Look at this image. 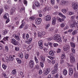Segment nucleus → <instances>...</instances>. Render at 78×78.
I'll list each match as a JSON object with an SVG mask.
<instances>
[{"label": "nucleus", "mask_w": 78, "mask_h": 78, "mask_svg": "<svg viewBox=\"0 0 78 78\" xmlns=\"http://www.w3.org/2000/svg\"><path fill=\"white\" fill-rule=\"evenodd\" d=\"M72 7L74 10H76L78 8V4L76 3L73 2L72 3Z\"/></svg>", "instance_id": "obj_1"}, {"label": "nucleus", "mask_w": 78, "mask_h": 78, "mask_svg": "<svg viewBox=\"0 0 78 78\" xmlns=\"http://www.w3.org/2000/svg\"><path fill=\"white\" fill-rule=\"evenodd\" d=\"M69 57L70 58V61L71 62H74L75 61V59L74 58V55H73V54H71L70 55Z\"/></svg>", "instance_id": "obj_2"}, {"label": "nucleus", "mask_w": 78, "mask_h": 78, "mask_svg": "<svg viewBox=\"0 0 78 78\" xmlns=\"http://www.w3.org/2000/svg\"><path fill=\"white\" fill-rule=\"evenodd\" d=\"M38 47L39 49H42L43 48V47L42 45H43V41L42 40H40L38 42Z\"/></svg>", "instance_id": "obj_3"}, {"label": "nucleus", "mask_w": 78, "mask_h": 78, "mask_svg": "<svg viewBox=\"0 0 78 78\" xmlns=\"http://www.w3.org/2000/svg\"><path fill=\"white\" fill-rule=\"evenodd\" d=\"M58 63H55V66H54V68L55 69L52 72V74H55V73H56L57 71L56 70H58Z\"/></svg>", "instance_id": "obj_4"}, {"label": "nucleus", "mask_w": 78, "mask_h": 78, "mask_svg": "<svg viewBox=\"0 0 78 78\" xmlns=\"http://www.w3.org/2000/svg\"><path fill=\"white\" fill-rule=\"evenodd\" d=\"M75 20L74 19V21L73 23H71L70 25V27L71 28H73L75 27L77 25V23L76 22Z\"/></svg>", "instance_id": "obj_5"}, {"label": "nucleus", "mask_w": 78, "mask_h": 78, "mask_svg": "<svg viewBox=\"0 0 78 78\" xmlns=\"http://www.w3.org/2000/svg\"><path fill=\"white\" fill-rule=\"evenodd\" d=\"M41 22H42V19L40 18H37L36 20V24L39 25L41 23Z\"/></svg>", "instance_id": "obj_6"}, {"label": "nucleus", "mask_w": 78, "mask_h": 78, "mask_svg": "<svg viewBox=\"0 0 78 78\" xmlns=\"http://www.w3.org/2000/svg\"><path fill=\"white\" fill-rule=\"evenodd\" d=\"M69 73L70 76H72L73 74V69L72 68H70L69 69Z\"/></svg>", "instance_id": "obj_7"}, {"label": "nucleus", "mask_w": 78, "mask_h": 78, "mask_svg": "<svg viewBox=\"0 0 78 78\" xmlns=\"http://www.w3.org/2000/svg\"><path fill=\"white\" fill-rule=\"evenodd\" d=\"M25 20H22V23L20 25V26L19 27L20 28H23V27H24L25 26Z\"/></svg>", "instance_id": "obj_8"}, {"label": "nucleus", "mask_w": 78, "mask_h": 78, "mask_svg": "<svg viewBox=\"0 0 78 78\" xmlns=\"http://www.w3.org/2000/svg\"><path fill=\"white\" fill-rule=\"evenodd\" d=\"M25 20H22V23L20 25V26L19 27L20 28H23V27H24L25 26Z\"/></svg>", "instance_id": "obj_9"}, {"label": "nucleus", "mask_w": 78, "mask_h": 78, "mask_svg": "<svg viewBox=\"0 0 78 78\" xmlns=\"http://www.w3.org/2000/svg\"><path fill=\"white\" fill-rule=\"evenodd\" d=\"M25 20H22V23L20 25V26L19 27L20 28H23V27H24L25 26Z\"/></svg>", "instance_id": "obj_10"}, {"label": "nucleus", "mask_w": 78, "mask_h": 78, "mask_svg": "<svg viewBox=\"0 0 78 78\" xmlns=\"http://www.w3.org/2000/svg\"><path fill=\"white\" fill-rule=\"evenodd\" d=\"M44 19L46 21H50L51 20V16L50 15H48L44 17Z\"/></svg>", "instance_id": "obj_11"}, {"label": "nucleus", "mask_w": 78, "mask_h": 78, "mask_svg": "<svg viewBox=\"0 0 78 78\" xmlns=\"http://www.w3.org/2000/svg\"><path fill=\"white\" fill-rule=\"evenodd\" d=\"M59 38H60V36L59 35L55 34L54 35V40L56 41L57 39H58Z\"/></svg>", "instance_id": "obj_12"}, {"label": "nucleus", "mask_w": 78, "mask_h": 78, "mask_svg": "<svg viewBox=\"0 0 78 78\" xmlns=\"http://www.w3.org/2000/svg\"><path fill=\"white\" fill-rule=\"evenodd\" d=\"M32 38H30L29 39L27 40L26 42V43H27V44H30L31 43V42H32Z\"/></svg>", "instance_id": "obj_13"}, {"label": "nucleus", "mask_w": 78, "mask_h": 78, "mask_svg": "<svg viewBox=\"0 0 78 78\" xmlns=\"http://www.w3.org/2000/svg\"><path fill=\"white\" fill-rule=\"evenodd\" d=\"M13 36L14 37H15L16 39L17 40V41H20V37H19L18 35L14 34L13 35Z\"/></svg>", "instance_id": "obj_14"}, {"label": "nucleus", "mask_w": 78, "mask_h": 78, "mask_svg": "<svg viewBox=\"0 0 78 78\" xmlns=\"http://www.w3.org/2000/svg\"><path fill=\"white\" fill-rule=\"evenodd\" d=\"M15 10H16V8H15L14 7H12V9L10 11L11 14H12H12H14V12L15 11Z\"/></svg>", "instance_id": "obj_15"}, {"label": "nucleus", "mask_w": 78, "mask_h": 78, "mask_svg": "<svg viewBox=\"0 0 78 78\" xmlns=\"http://www.w3.org/2000/svg\"><path fill=\"white\" fill-rule=\"evenodd\" d=\"M40 58L41 61H42L43 62H45V57L42 56H40Z\"/></svg>", "instance_id": "obj_16"}, {"label": "nucleus", "mask_w": 78, "mask_h": 78, "mask_svg": "<svg viewBox=\"0 0 78 78\" xmlns=\"http://www.w3.org/2000/svg\"><path fill=\"white\" fill-rule=\"evenodd\" d=\"M9 14L8 13H6L4 15V18L5 19H9Z\"/></svg>", "instance_id": "obj_17"}, {"label": "nucleus", "mask_w": 78, "mask_h": 78, "mask_svg": "<svg viewBox=\"0 0 78 78\" xmlns=\"http://www.w3.org/2000/svg\"><path fill=\"white\" fill-rule=\"evenodd\" d=\"M67 2L65 1H62L60 3V4L61 5H65V4H67Z\"/></svg>", "instance_id": "obj_18"}, {"label": "nucleus", "mask_w": 78, "mask_h": 78, "mask_svg": "<svg viewBox=\"0 0 78 78\" xmlns=\"http://www.w3.org/2000/svg\"><path fill=\"white\" fill-rule=\"evenodd\" d=\"M69 49V46H68L63 47V50L64 51H66L67 50H68Z\"/></svg>", "instance_id": "obj_19"}, {"label": "nucleus", "mask_w": 78, "mask_h": 78, "mask_svg": "<svg viewBox=\"0 0 78 78\" xmlns=\"http://www.w3.org/2000/svg\"><path fill=\"white\" fill-rule=\"evenodd\" d=\"M71 47L72 48H75V44L72 42H71L70 43Z\"/></svg>", "instance_id": "obj_20"}, {"label": "nucleus", "mask_w": 78, "mask_h": 78, "mask_svg": "<svg viewBox=\"0 0 78 78\" xmlns=\"http://www.w3.org/2000/svg\"><path fill=\"white\" fill-rule=\"evenodd\" d=\"M52 23L54 25H55L56 23V18L55 17L52 18Z\"/></svg>", "instance_id": "obj_21"}, {"label": "nucleus", "mask_w": 78, "mask_h": 78, "mask_svg": "<svg viewBox=\"0 0 78 78\" xmlns=\"http://www.w3.org/2000/svg\"><path fill=\"white\" fill-rule=\"evenodd\" d=\"M48 10H49V7L48 6H46L43 9V11L44 12H45L47 11H48Z\"/></svg>", "instance_id": "obj_22"}, {"label": "nucleus", "mask_w": 78, "mask_h": 78, "mask_svg": "<svg viewBox=\"0 0 78 78\" xmlns=\"http://www.w3.org/2000/svg\"><path fill=\"white\" fill-rule=\"evenodd\" d=\"M35 5L36 7H40V4L37 2H35Z\"/></svg>", "instance_id": "obj_23"}, {"label": "nucleus", "mask_w": 78, "mask_h": 78, "mask_svg": "<svg viewBox=\"0 0 78 78\" xmlns=\"http://www.w3.org/2000/svg\"><path fill=\"white\" fill-rule=\"evenodd\" d=\"M58 14L60 16H61V17H62V18H63V19H66V17L65 16L63 15L61 13H59Z\"/></svg>", "instance_id": "obj_24"}, {"label": "nucleus", "mask_w": 78, "mask_h": 78, "mask_svg": "<svg viewBox=\"0 0 78 78\" xmlns=\"http://www.w3.org/2000/svg\"><path fill=\"white\" fill-rule=\"evenodd\" d=\"M20 12H25V8L24 7H22L21 8L20 10L19 11Z\"/></svg>", "instance_id": "obj_25"}, {"label": "nucleus", "mask_w": 78, "mask_h": 78, "mask_svg": "<svg viewBox=\"0 0 78 78\" xmlns=\"http://www.w3.org/2000/svg\"><path fill=\"white\" fill-rule=\"evenodd\" d=\"M8 33V30H5L3 31L2 34L3 35H6L7 33Z\"/></svg>", "instance_id": "obj_26"}, {"label": "nucleus", "mask_w": 78, "mask_h": 78, "mask_svg": "<svg viewBox=\"0 0 78 78\" xmlns=\"http://www.w3.org/2000/svg\"><path fill=\"white\" fill-rule=\"evenodd\" d=\"M19 43H18V41L16 40L14 41V42L13 43V44L14 45H18Z\"/></svg>", "instance_id": "obj_27"}, {"label": "nucleus", "mask_w": 78, "mask_h": 78, "mask_svg": "<svg viewBox=\"0 0 78 78\" xmlns=\"http://www.w3.org/2000/svg\"><path fill=\"white\" fill-rule=\"evenodd\" d=\"M63 74L64 75H67V70L66 69H64L63 70Z\"/></svg>", "instance_id": "obj_28"}, {"label": "nucleus", "mask_w": 78, "mask_h": 78, "mask_svg": "<svg viewBox=\"0 0 78 78\" xmlns=\"http://www.w3.org/2000/svg\"><path fill=\"white\" fill-rule=\"evenodd\" d=\"M19 56L20 58H21V59H22L23 58V53H20V54H19Z\"/></svg>", "instance_id": "obj_29"}, {"label": "nucleus", "mask_w": 78, "mask_h": 78, "mask_svg": "<svg viewBox=\"0 0 78 78\" xmlns=\"http://www.w3.org/2000/svg\"><path fill=\"white\" fill-rule=\"evenodd\" d=\"M50 23H48L46 24L45 27V28L46 29H47L48 28L50 27Z\"/></svg>", "instance_id": "obj_30"}, {"label": "nucleus", "mask_w": 78, "mask_h": 78, "mask_svg": "<svg viewBox=\"0 0 78 78\" xmlns=\"http://www.w3.org/2000/svg\"><path fill=\"white\" fill-rule=\"evenodd\" d=\"M34 20V16H31L29 18L30 21H33Z\"/></svg>", "instance_id": "obj_31"}, {"label": "nucleus", "mask_w": 78, "mask_h": 78, "mask_svg": "<svg viewBox=\"0 0 78 78\" xmlns=\"http://www.w3.org/2000/svg\"><path fill=\"white\" fill-rule=\"evenodd\" d=\"M2 68L4 69H6V68L7 67V66H6V65H5L4 64H2Z\"/></svg>", "instance_id": "obj_32"}, {"label": "nucleus", "mask_w": 78, "mask_h": 78, "mask_svg": "<svg viewBox=\"0 0 78 78\" xmlns=\"http://www.w3.org/2000/svg\"><path fill=\"white\" fill-rule=\"evenodd\" d=\"M49 53L50 55H51V56H54V53L52 51H50L49 52Z\"/></svg>", "instance_id": "obj_33"}, {"label": "nucleus", "mask_w": 78, "mask_h": 78, "mask_svg": "<svg viewBox=\"0 0 78 78\" xmlns=\"http://www.w3.org/2000/svg\"><path fill=\"white\" fill-rule=\"evenodd\" d=\"M77 34V30H75L72 33V34L73 36L74 35H75V34Z\"/></svg>", "instance_id": "obj_34"}, {"label": "nucleus", "mask_w": 78, "mask_h": 78, "mask_svg": "<svg viewBox=\"0 0 78 78\" xmlns=\"http://www.w3.org/2000/svg\"><path fill=\"white\" fill-rule=\"evenodd\" d=\"M38 37H42V34L41 33V32H38Z\"/></svg>", "instance_id": "obj_35"}, {"label": "nucleus", "mask_w": 78, "mask_h": 78, "mask_svg": "<svg viewBox=\"0 0 78 78\" xmlns=\"http://www.w3.org/2000/svg\"><path fill=\"white\" fill-rule=\"evenodd\" d=\"M16 72H17L16 71V70H14L12 71V75H15L16 74Z\"/></svg>", "instance_id": "obj_36"}, {"label": "nucleus", "mask_w": 78, "mask_h": 78, "mask_svg": "<svg viewBox=\"0 0 78 78\" xmlns=\"http://www.w3.org/2000/svg\"><path fill=\"white\" fill-rule=\"evenodd\" d=\"M9 57L10 61H13V60H14V57L13 56H12V55H10L9 56Z\"/></svg>", "instance_id": "obj_37"}, {"label": "nucleus", "mask_w": 78, "mask_h": 78, "mask_svg": "<svg viewBox=\"0 0 78 78\" xmlns=\"http://www.w3.org/2000/svg\"><path fill=\"white\" fill-rule=\"evenodd\" d=\"M56 42H62V40H61V38H60H60H58L57 40L56 41Z\"/></svg>", "instance_id": "obj_38"}, {"label": "nucleus", "mask_w": 78, "mask_h": 78, "mask_svg": "<svg viewBox=\"0 0 78 78\" xmlns=\"http://www.w3.org/2000/svg\"><path fill=\"white\" fill-rule=\"evenodd\" d=\"M62 11L64 14H66L67 12V10L65 9H63L62 10Z\"/></svg>", "instance_id": "obj_39"}, {"label": "nucleus", "mask_w": 78, "mask_h": 78, "mask_svg": "<svg viewBox=\"0 0 78 78\" xmlns=\"http://www.w3.org/2000/svg\"><path fill=\"white\" fill-rule=\"evenodd\" d=\"M16 60L18 63H19V64H20L21 63V60H20V59L19 58H17Z\"/></svg>", "instance_id": "obj_40"}, {"label": "nucleus", "mask_w": 78, "mask_h": 78, "mask_svg": "<svg viewBox=\"0 0 78 78\" xmlns=\"http://www.w3.org/2000/svg\"><path fill=\"white\" fill-rule=\"evenodd\" d=\"M2 76L3 77H5V76H6V74L2 72Z\"/></svg>", "instance_id": "obj_41"}, {"label": "nucleus", "mask_w": 78, "mask_h": 78, "mask_svg": "<svg viewBox=\"0 0 78 78\" xmlns=\"http://www.w3.org/2000/svg\"><path fill=\"white\" fill-rule=\"evenodd\" d=\"M29 64H30V65H31V64H34V62H33V60H31L30 61Z\"/></svg>", "instance_id": "obj_42"}, {"label": "nucleus", "mask_w": 78, "mask_h": 78, "mask_svg": "<svg viewBox=\"0 0 78 78\" xmlns=\"http://www.w3.org/2000/svg\"><path fill=\"white\" fill-rule=\"evenodd\" d=\"M26 34H25V33H24L23 34V36H22L23 39H25Z\"/></svg>", "instance_id": "obj_43"}, {"label": "nucleus", "mask_w": 78, "mask_h": 78, "mask_svg": "<svg viewBox=\"0 0 78 78\" xmlns=\"http://www.w3.org/2000/svg\"><path fill=\"white\" fill-rule=\"evenodd\" d=\"M58 21L60 22H62L64 21V19L59 18L58 19Z\"/></svg>", "instance_id": "obj_44"}, {"label": "nucleus", "mask_w": 78, "mask_h": 78, "mask_svg": "<svg viewBox=\"0 0 78 78\" xmlns=\"http://www.w3.org/2000/svg\"><path fill=\"white\" fill-rule=\"evenodd\" d=\"M8 37H4V40L5 41H8Z\"/></svg>", "instance_id": "obj_45"}, {"label": "nucleus", "mask_w": 78, "mask_h": 78, "mask_svg": "<svg viewBox=\"0 0 78 78\" xmlns=\"http://www.w3.org/2000/svg\"><path fill=\"white\" fill-rule=\"evenodd\" d=\"M78 73H74V76L75 78H76V77H78Z\"/></svg>", "instance_id": "obj_46"}, {"label": "nucleus", "mask_w": 78, "mask_h": 78, "mask_svg": "<svg viewBox=\"0 0 78 78\" xmlns=\"http://www.w3.org/2000/svg\"><path fill=\"white\" fill-rule=\"evenodd\" d=\"M15 51H17L19 50V47H16L15 48Z\"/></svg>", "instance_id": "obj_47"}, {"label": "nucleus", "mask_w": 78, "mask_h": 78, "mask_svg": "<svg viewBox=\"0 0 78 78\" xmlns=\"http://www.w3.org/2000/svg\"><path fill=\"white\" fill-rule=\"evenodd\" d=\"M74 13L71 12H68V14L69 15H73L74 14Z\"/></svg>", "instance_id": "obj_48"}, {"label": "nucleus", "mask_w": 78, "mask_h": 78, "mask_svg": "<svg viewBox=\"0 0 78 78\" xmlns=\"http://www.w3.org/2000/svg\"><path fill=\"white\" fill-rule=\"evenodd\" d=\"M53 46L54 47H56L58 46V44L57 43H54Z\"/></svg>", "instance_id": "obj_49"}, {"label": "nucleus", "mask_w": 78, "mask_h": 78, "mask_svg": "<svg viewBox=\"0 0 78 78\" xmlns=\"http://www.w3.org/2000/svg\"><path fill=\"white\" fill-rule=\"evenodd\" d=\"M40 66H41V67H44V63L42 62H41L40 63Z\"/></svg>", "instance_id": "obj_50"}, {"label": "nucleus", "mask_w": 78, "mask_h": 78, "mask_svg": "<svg viewBox=\"0 0 78 78\" xmlns=\"http://www.w3.org/2000/svg\"><path fill=\"white\" fill-rule=\"evenodd\" d=\"M34 58L36 63H38V59H37V58H36V56H34Z\"/></svg>", "instance_id": "obj_51"}, {"label": "nucleus", "mask_w": 78, "mask_h": 78, "mask_svg": "<svg viewBox=\"0 0 78 78\" xmlns=\"http://www.w3.org/2000/svg\"><path fill=\"white\" fill-rule=\"evenodd\" d=\"M5 50L8 52V50H9V49L8 48V46H5Z\"/></svg>", "instance_id": "obj_52"}, {"label": "nucleus", "mask_w": 78, "mask_h": 78, "mask_svg": "<svg viewBox=\"0 0 78 78\" xmlns=\"http://www.w3.org/2000/svg\"><path fill=\"white\" fill-rule=\"evenodd\" d=\"M71 50L73 53H75V49L74 48H72Z\"/></svg>", "instance_id": "obj_53"}, {"label": "nucleus", "mask_w": 78, "mask_h": 78, "mask_svg": "<svg viewBox=\"0 0 78 78\" xmlns=\"http://www.w3.org/2000/svg\"><path fill=\"white\" fill-rule=\"evenodd\" d=\"M3 12V9H0V15H1L2 14V13Z\"/></svg>", "instance_id": "obj_54"}, {"label": "nucleus", "mask_w": 78, "mask_h": 78, "mask_svg": "<svg viewBox=\"0 0 78 78\" xmlns=\"http://www.w3.org/2000/svg\"><path fill=\"white\" fill-rule=\"evenodd\" d=\"M61 52V49L58 48L57 50V53H60V52Z\"/></svg>", "instance_id": "obj_55"}, {"label": "nucleus", "mask_w": 78, "mask_h": 78, "mask_svg": "<svg viewBox=\"0 0 78 78\" xmlns=\"http://www.w3.org/2000/svg\"><path fill=\"white\" fill-rule=\"evenodd\" d=\"M15 40L14 39H12L11 40L10 42L12 43V44H13V43L14 42Z\"/></svg>", "instance_id": "obj_56"}, {"label": "nucleus", "mask_w": 78, "mask_h": 78, "mask_svg": "<svg viewBox=\"0 0 78 78\" xmlns=\"http://www.w3.org/2000/svg\"><path fill=\"white\" fill-rule=\"evenodd\" d=\"M65 54H63L62 55L61 58L62 59H64V58H65Z\"/></svg>", "instance_id": "obj_57"}, {"label": "nucleus", "mask_w": 78, "mask_h": 78, "mask_svg": "<svg viewBox=\"0 0 78 78\" xmlns=\"http://www.w3.org/2000/svg\"><path fill=\"white\" fill-rule=\"evenodd\" d=\"M51 2L52 5L55 4V0H51Z\"/></svg>", "instance_id": "obj_58"}, {"label": "nucleus", "mask_w": 78, "mask_h": 78, "mask_svg": "<svg viewBox=\"0 0 78 78\" xmlns=\"http://www.w3.org/2000/svg\"><path fill=\"white\" fill-rule=\"evenodd\" d=\"M55 62H56V60H53L51 62V63L53 64H55Z\"/></svg>", "instance_id": "obj_59"}, {"label": "nucleus", "mask_w": 78, "mask_h": 78, "mask_svg": "<svg viewBox=\"0 0 78 78\" xmlns=\"http://www.w3.org/2000/svg\"><path fill=\"white\" fill-rule=\"evenodd\" d=\"M46 71L48 72V73H49L50 71V69L49 68H48L46 69Z\"/></svg>", "instance_id": "obj_60"}, {"label": "nucleus", "mask_w": 78, "mask_h": 78, "mask_svg": "<svg viewBox=\"0 0 78 78\" xmlns=\"http://www.w3.org/2000/svg\"><path fill=\"white\" fill-rule=\"evenodd\" d=\"M28 54H26L25 55V59H27L28 58Z\"/></svg>", "instance_id": "obj_61"}, {"label": "nucleus", "mask_w": 78, "mask_h": 78, "mask_svg": "<svg viewBox=\"0 0 78 78\" xmlns=\"http://www.w3.org/2000/svg\"><path fill=\"white\" fill-rule=\"evenodd\" d=\"M26 39H28L29 38V34H27L26 35Z\"/></svg>", "instance_id": "obj_62"}, {"label": "nucleus", "mask_w": 78, "mask_h": 78, "mask_svg": "<svg viewBox=\"0 0 78 78\" xmlns=\"http://www.w3.org/2000/svg\"><path fill=\"white\" fill-rule=\"evenodd\" d=\"M64 59L62 58V59H61L60 63L62 64V63L64 62Z\"/></svg>", "instance_id": "obj_63"}, {"label": "nucleus", "mask_w": 78, "mask_h": 78, "mask_svg": "<svg viewBox=\"0 0 78 78\" xmlns=\"http://www.w3.org/2000/svg\"><path fill=\"white\" fill-rule=\"evenodd\" d=\"M41 34H42V35H45V34H46L45 32L44 31H43V32L41 31Z\"/></svg>", "instance_id": "obj_64"}]
</instances>
